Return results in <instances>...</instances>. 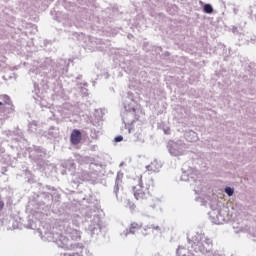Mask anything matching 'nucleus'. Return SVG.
<instances>
[{
  "instance_id": "2",
  "label": "nucleus",
  "mask_w": 256,
  "mask_h": 256,
  "mask_svg": "<svg viewBox=\"0 0 256 256\" xmlns=\"http://www.w3.org/2000/svg\"><path fill=\"white\" fill-rule=\"evenodd\" d=\"M162 229L157 224H148L141 230L142 237H151V235H157L161 233Z\"/></svg>"
},
{
  "instance_id": "5",
  "label": "nucleus",
  "mask_w": 256,
  "mask_h": 256,
  "mask_svg": "<svg viewBox=\"0 0 256 256\" xmlns=\"http://www.w3.org/2000/svg\"><path fill=\"white\" fill-rule=\"evenodd\" d=\"M147 171L150 173H158L159 169H161V164L157 160H153L149 165L146 166Z\"/></svg>"
},
{
  "instance_id": "8",
  "label": "nucleus",
  "mask_w": 256,
  "mask_h": 256,
  "mask_svg": "<svg viewBox=\"0 0 256 256\" xmlns=\"http://www.w3.org/2000/svg\"><path fill=\"white\" fill-rule=\"evenodd\" d=\"M203 11L204 13H208L209 15H211V13H213V6H211V4H205L203 7Z\"/></svg>"
},
{
  "instance_id": "1",
  "label": "nucleus",
  "mask_w": 256,
  "mask_h": 256,
  "mask_svg": "<svg viewBox=\"0 0 256 256\" xmlns=\"http://www.w3.org/2000/svg\"><path fill=\"white\" fill-rule=\"evenodd\" d=\"M155 189V182L151 176L146 178H140L139 188H134V197L137 201H143L148 199L151 195V192Z\"/></svg>"
},
{
  "instance_id": "4",
  "label": "nucleus",
  "mask_w": 256,
  "mask_h": 256,
  "mask_svg": "<svg viewBox=\"0 0 256 256\" xmlns=\"http://www.w3.org/2000/svg\"><path fill=\"white\" fill-rule=\"evenodd\" d=\"M71 249H78V251L72 254H64V256H83V249H85V247L81 243H77L71 244Z\"/></svg>"
},
{
  "instance_id": "14",
  "label": "nucleus",
  "mask_w": 256,
  "mask_h": 256,
  "mask_svg": "<svg viewBox=\"0 0 256 256\" xmlns=\"http://www.w3.org/2000/svg\"><path fill=\"white\" fill-rule=\"evenodd\" d=\"M0 105H3V102H0Z\"/></svg>"
},
{
  "instance_id": "13",
  "label": "nucleus",
  "mask_w": 256,
  "mask_h": 256,
  "mask_svg": "<svg viewBox=\"0 0 256 256\" xmlns=\"http://www.w3.org/2000/svg\"><path fill=\"white\" fill-rule=\"evenodd\" d=\"M3 207H5V203L3 201H0V211H3Z\"/></svg>"
},
{
  "instance_id": "7",
  "label": "nucleus",
  "mask_w": 256,
  "mask_h": 256,
  "mask_svg": "<svg viewBox=\"0 0 256 256\" xmlns=\"http://www.w3.org/2000/svg\"><path fill=\"white\" fill-rule=\"evenodd\" d=\"M69 237L72 241H81V232L77 229H71L69 231Z\"/></svg>"
},
{
  "instance_id": "11",
  "label": "nucleus",
  "mask_w": 256,
  "mask_h": 256,
  "mask_svg": "<svg viewBox=\"0 0 256 256\" xmlns=\"http://www.w3.org/2000/svg\"><path fill=\"white\" fill-rule=\"evenodd\" d=\"M225 193H227V195L229 197H232L233 193H234V190L231 188V187H226L225 188Z\"/></svg>"
},
{
  "instance_id": "3",
  "label": "nucleus",
  "mask_w": 256,
  "mask_h": 256,
  "mask_svg": "<svg viewBox=\"0 0 256 256\" xmlns=\"http://www.w3.org/2000/svg\"><path fill=\"white\" fill-rule=\"evenodd\" d=\"M83 139V135L81 134V131L78 129H74L70 135V142L72 145H79Z\"/></svg>"
},
{
  "instance_id": "12",
  "label": "nucleus",
  "mask_w": 256,
  "mask_h": 256,
  "mask_svg": "<svg viewBox=\"0 0 256 256\" xmlns=\"http://www.w3.org/2000/svg\"><path fill=\"white\" fill-rule=\"evenodd\" d=\"M121 141H123V136H117V137H115V142H116V143H121Z\"/></svg>"
},
{
  "instance_id": "6",
  "label": "nucleus",
  "mask_w": 256,
  "mask_h": 256,
  "mask_svg": "<svg viewBox=\"0 0 256 256\" xmlns=\"http://www.w3.org/2000/svg\"><path fill=\"white\" fill-rule=\"evenodd\" d=\"M143 227L142 223L138 222H132L129 227V233H132V235H135L138 231H141V228Z\"/></svg>"
},
{
  "instance_id": "10",
  "label": "nucleus",
  "mask_w": 256,
  "mask_h": 256,
  "mask_svg": "<svg viewBox=\"0 0 256 256\" xmlns=\"http://www.w3.org/2000/svg\"><path fill=\"white\" fill-rule=\"evenodd\" d=\"M170 153L175 155V157H179V155H183V152L177 151L175 148H170Z\"/></svg>"
},
{
  "instance_id": "9",
  "label": "nucleus",
  "mask_w": 256,
  "mask_h": 256,
  "mask_svg": "<svg viewBox=\"0 0 256 256\" xmlns=\"http://www.w3.org/2000/svg\"><path fill=\"white\" fill-rule=\"evenodd\" d=\"M0 99H2L4 105H9L11 103V98L8 95H1Z\"/></svg>"
}]
</instances>
